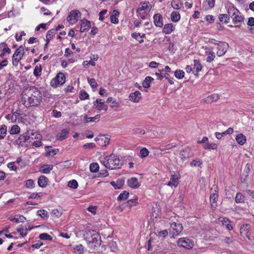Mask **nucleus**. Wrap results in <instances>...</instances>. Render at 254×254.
<instances>
[{"mask_svg": "<svg viewBox=\"0 0 254 254\" xmlns=\"http://www.w3.org/2000/svg\"><path fill=\"white\" fill-rule=\"evenodd\" d=\"M42 100V92L34 86L24 88L21 94V102L26 108L38 106Z\"/></svg>", "mask_w": 254, "mask_h": 254, "instance_id": "obj_1", "label": "nucleus"}, {"mask_svg": "<svg viewBox=\"0 0 254 254\" xmlns=\"http://www.w3.org/2000/svg\"><path fill=\"white\" fill-rule=\"evenodd\" d=\"M84 237L89 247L93 250L99 247L101 244V238L100 234L95 230H87L84 234Z\"/></svg>", "mask_w": 254, "mask_h": 254, "instance_id": "obj_2", "label": "nucleus"}, {"mask_svg": "<svg viewBox=\"0 0 254 254\" xmlns=\"http://www.w3.org/2000/svg\"><path fill=\"white\" fill-rule=\"evenodd\" d=\"M102 163L106 168L110 170L121 168L123 165L119 156L114 154L105 157Z\"/></svg>", "mask_w": 254, "mask_h": 254, "instance_id": "obj_3", "label": "nucleus"}, {"mask_svg": "<svg viewBox=\"0 0 254 254\" xmlns=\"http://www.w3.org/2000/svg\"><path fill=\"white\" fill-rule=\"evenodd\" d=\"M227 12L235 26L240 27L244 20V17L241 12L234 6H229Z\"/></svg>", "mask_w": 254, "mask_h": 254, "instance_id": "obj_4", "label": "nucleus"}, {"mask_svg": "<svg viewBox=\"0 0 254 254\" xmlns=\"http://www.w3.org/2000/svg\"><path fill=\"white\" fill-rule=\"evenodd\" d=\"M151 7L152 5L149 1L143 2L141 6L136 10L137 16L141 19H144L150 12Z\"/></svg>", "mask_w": 254, "mask_h": 254, "instance_id": "obj_5", "label": "nucleus"}, {"mask_svg": "<svg viewBox=\"0 0 254 254\" xmlns=\"http://www.w3.org/2000/svg\"><path fill=\"white\" fill-rule=\"evenodd\" d=\"M25 55L24 48L20 46L14 52L12 57V64L13 66L18 65L19 62L22 60Z\"/></svg>", "mask_w": 254, "mask_h": 254, "instance_id": "obj_6", "label": "nucleus"}, {"mask_svg": "<svg viewBox=\"0 0 254 254\" xmlns=\"http://www.w3.org/2000/svg\"><path fill=\"white\" fill-rule=\"evenodd\" d=\"M65 74L63 72H59L51 80L50 85L52 87L56 88L63 85L65 83Z\"/></svg>", "mask_w": 254, "mask_h": 254, "instance_id": "obj_7", "label": "nucleus"}, {"mask_svg": "<svg viewBox=\"0 0 254 254\" xmlns=\"http://www.w3.org/2000/svg\"><path fill=\"white\" fill-rule=\"evenodd\" d=\"M183 230V227L181 223L173 222L170 224L169 229L170 235H172V238H175L179 236Z\"/></svg>", "mask_w": 254, "mask_h": 254, "instance_id": "obj_8", "label": "nucleus"}, {"mask_svg": "<svg viewBox=\"0 0 254 254\" xmlns=\"http://www.w3.org/2000/svg\"><path fill=\"white\" fill-rule=\"evenodd\" d=\"M177 245L186 249H191L194 246V242L192 240L187 238H181L177 241Z\"/></svg>", "mask_w": 254, "mask_h": 254, "instance_id": "obj_9", "label": "nucleus"}, {"mask_svg": "<svg viewBox=\"0 0 254 254\" xmlns=\"http://www.w3.org/2000/svg\"><path fill=\"white\" fill-rule=\"evenodd\" d=\"M32 140H33V137L30 136L29 131H27L21 134L15 142L17 145L23 146L25 143L31 142Z\"/></svg>", "mask_w": 254, "mask_h": 254, "instance_id": "obj_10", "label": "nucleus"}, {"mask_svg": "<svg viewBox=\"0 0 254 254\" xmlns=\"http://www.w3.org/2000/svg\"><path fill=\"white\" fill-rule=\"evenodd\" d=\"M81 16V12L78 10L70 11L66 18L67 21L71 25L76 23Z\"/></svg>", "mask_w": 254, "mask_h": 254, "instance_id": "obj_11", "label": "nucleus"}, {"mask_svg": "<svg viewBox=\"0 0 254 254\" xmlns=\"http://www.w3.org/2000/svg\"><path fill=\"white\" fill-rule=\"evenodd\" d=\"M181 178V175L178 172H174V174L171 175L170 180L168 182L167 185L174 188H177L179 184V180Z\"/></svg>", "mask_w": 254, "mask_h": 254, "instance_id": "obj_12", "label": "nucleus"}, {"mask_svg": "<svg viewBox=\"0 0 254 254\" xmlns=\"http://www.w3.org/2000/svg\"><path fill=\"white\" fill-rule=\"evenodd\" d=\"M11 51V49L5 42L0 44V57L1 59H6L10 54Z\"/></svg>", "mask_w": 254, "mask_h": 254, "instance_id": "obj_13", "label": "nucleus"}, {"mask_svg": "<svg viewBox=\"0 0 254 254\" xmlns=\"http://www.w3.org/2000/svg\"><path fill=\"white\" fill-rule=\"evenodd\" d=\"M228 44L224 42H219L217 44V55L219 57L223 56L226 52Z\"/></svg>", "mask_w": 254, "mask_h": 254, "instance_id": "obj_14", "label": "nucleus"}, {"mask_svg": "<svg viewBox=\"0 0 254 254\" xmlns=\"http://www.w3.org/2000/svg\"><path fill=\"white\" fill-rule=\"evenodd\" d=\"M153 22L157 27L162 28L163 26V17L160 13H156L153 15Z\"/></svg>", "mask_w": 254, "mask_h": 254, "instance_id": "obj_15", "label": "nucleus"}, {"mask_svg": "<svg viewBox=\"0 0 254 254\" xmlns=\"http://www.w3.org/2000/svg\"><path fill=\"white\" fill-rule=\"evenodd\" d=\"M250 229L249 225H244L240 228V233L242 236H245L249 240L252 241Z\"/></svg>", "mask_w": 254, "mask_h": 254, "instance_id": "obj_16", "label": "nucleus"}, {"mask_svg": "<svg viewBox=\"0 0 254 254\" xmlns=\"http://www.w3.org/2000/svg\"><path fill=\"white\" fill-rule=\"evenodd\" d=\"M80 23V31L82 33L88 31L91 26L90 22L85 19L81 20Z\"/></svg>", "mask_w": 254, "mask_h": 254, "instance_id": "obj_17", "label": "nucleus"}, {"mask_svg": "<svg viewBox=\"0 0 254 254\" xmlns=\"http://www.w3.org/2000/svg\"><path fill=\"white\" fill-rule=\"evenodd\" d=\"M127 183L128 186L132 189H137L140 186V184L136 177H132L128 179Z\"/></svg>", "mask_w": 254, "mask_h": 254, "instance_id": "obj_18", "label": "nucleus"}, {"mask_svg": "<svg viewBox=\"0 0 254 254\" xmlns=\"http://www.w3.org/2000/svg\"><path fill=\"white\" fill-rule=\"evenodd\" d=\"M175 30V26L172 23H168L164 25L162 32L165 34H170Z\"/></svg>", "mask_w": 254, "mask_h": 254, "instance_id": "obj_19", "label": "nucleus"}, {"mask_svg": "<svg viewBox=\"0 0 254 254\" xmlns=\"http://www.w3.org/2000/svg\"><path fill=\"white\" fill-rule=\"evenodd\" d=\"M219 99V95L218 94L213 93L208 96L203 100L207 104H211L217 101Z\"/></svg>", "mask_w": 254, "mask_h": 254, "instance_id": "obj_20", "label": "nucleus"}, {"mask_svg": "<svg viewBox=\"0 0 254 254\" xmlns=\"http://www.w3.org/2000/svg\"><path fill=\"white\" fill-rule=\"evenodd\" d=\"M141 97V93L138 91L132 92L129 95V100L135 103L138 102Z\"/></svg>", "mask_w": 254, "mask_h": 254, "instance_id": "obj_21", "label": "nucleus"}, {"mask_svg": "<svg viewBox=\"0 0 254 254\" xmlns=\"http://www.w3.org/2000/svg\"><path fill=\"white\" fill-rule=\"evenodd\" d=\"M95 103H97L96 108L97 110H104L107 111L108 109V106L105 104L104 102H102V100L101 99H97L96 101L94 102V105H96Z\"/></svg>", "mask_w": 254, "mask_h": 254, "instance_id": "obj_22", "label": "nucleus"}, {"mask_svg": "<svg viewBox=\"0 0 254 254\" xmlns=\"http://www.w3.org/2000/svg\"><path fill=\"white\" fill-rule=\"evenodd\" d=\"M219 220L222 222V225L225 226L227 229L229 230L233 229V226L231 224L232 222L228 218H219Z\"/></svg>", "mask_w": 254, "mask_h": 254, "instance_id": "obj_23", "label": "nucleus"}, {"mask_svg": "<svg viewBox=\"0 0 254 254\" xmlns=\"http://www.w3.org/2000/svg\"><path fill=\"white\" fill-rule=\"evenodd\" d=\"M69 129L66 128L64 129L57 135V139L58 140L63 141L67 137Z\"/></svg>", "mask_w": 254, "mask_h": 254, "instance_id": "obj_24", "label": "nucleus"}, {"mask_svg": "<svg viewBox=\"0 0 254 254\" xmlns=\"http://www.w3.org/2000/svg\"><path fill=\"white\" fill-rule=\"evenodd\" d=\"M53 165L52 164H44L40 167V172L43 174H49L53 169Z\"/></svg>", "mask_w": 254, "mask_h": 254, "instance_id": "obj_25", "label": "nucleus"}, {"mask_svg": "<svg viewBox=\"0 0 254 254\" xmlns=\"http://www.w3.org/2000/svg\"><path fill=\"white\" fill-rule=\"evenodd\" d=\"M215 0H203L202 5L205 9H211L214 6Z\"/></svg>", "mask_w": 254, "mask_h": 254, "instance_id": "obj_26", "label": "nucleus"}, {"mask_svg": "<svg viewBox=\"0 0 254 254\" xmlns=\"http://www.w3.org/2000/svg\"><path fill=\"white\" fill-rule=\"evenodd\" d=\"M48 179L45 176L42 175L38 180V184L41 188H45L48 184Z\"/></svg>", "mask_w": 254, "mask_h": 254, "instance_id": "obj_27", "label": "nucleus"}, {"mask_svg": "<svg viewBox=\"0 0 254 254\" xmlns=\"http://www.w3.org/2000/svg\"><path fill=\"white\" fill-rule=\"evenodd\" d=\"M236 141L240 145H243L247 141L246 136L243 133L238 134L235 137Z\"/></svg>", "mask_w": 254, "mask_h": 254, "instance_id": "obj_28", "label": "nucleus"}, {"mask_svg": "<svg viewBox=\"0 0 254 254\" xmlns=\"http://www.w3.org/2000/svg\"><path fill=\"white\" fill-rule=\"evenodd\" d=\"M218 195L215 194H211L210 196V202L211 203V207L215 209L217 206V200Z\"/></svg>", "mask_w": 254, "mask_h": 254, "instance_id": "obj_29", "label": "nucleus"}, {"mask_svg": "<svg viewBox=\"0 0 254 254\" xmlns=\"http://www.w3.org/2000/svg\"><path fill=\"white\" fill-rule=\"evenodd\" d=\"M110 184L113 187H114L115 189H120L122 188L124 184V181L123 180L118 179L116 182H111Z\"/></svg>", "mask_w": 254, "mask_h": 254, "instance_id": "obj_30", "label": "nucleus"}, {"mask_svg": "<svg viewBox=\"0 0 254 254\" xmlns=\"http://www.w3.org/2000/svg\"><path fill=\"white\" fill-rule=\"evenodd\" d=\"M15 162L22 168H25L28 165L29 161L23 159L21 157L17 158Z\"/></svg>", "mask_w": 254, "mask_h": 254, "instance_id": "obj_31", "label": "nucleus"}, {"mask_svg": "<svg viewBox=\"0 0 254 254\" xmlns=\"http://www.w3.org/2000/svg\"><path fill=\"white\" fill-rule=\"evenodd\" d=\"M56 30L55 29H52L49 30L46 35V41L50 42L52 39L53 38L54 35L56 34Z\"/></svg>", "mask_w": 254, "mask_h": 254, "instance_id": "obj_32", "label": "nucleus"}, {"mask_svg": "<svg viewBox=\"0 0 254 254\" xmlns=\"http://www.w3.org/2000/svg\"><path fill=\"white\" fill-rule=\"evenodd\" d=\"M119 14V12L117 10H113V14L110 16V20L112 23L118 24L119 23V19L117 16Z\"/></svg>", "mask_w": 254, "mask_h": 254, "instance_id": "obj_33", "label": "nucleus"}, {"mask_svg": "<svg viewBox=\"0 0 254 254\" xmlns=\"http://www.w3.org/2000/svg\"><path fill=\"white\" fill-rule=\"evenodd\" d=\"M138 204V197H135L133 199H130L126 202V206L131 208L133 206H135Z\"/></svg>", "mask_w": 254, "mask_h": 254, "instance_id": "obj_34", "label": "nucleus"}, {"mask_svg": "<svg viewBox=\"0 0 254 254\" xmlns=\"http://www.w3.org/2000/svg\"><path fill=\"white\" fill-rule=\"evenodd\" d=\"M7 127L5 125L0 126V140L3 139L6 135Z\"/></svg>", "mask_w": 254, "mask_h": 254, "instance_id": "obj_35", "label": "nucleus"}, {"mask_svg": "<svg viewBox=\"0 0 254 254\" xmlns=\"http://www.w3.org/2000/svg\"><path fill=\"white\" fill-rule=\"evenodd\" d=\"M181 15L177 11H173L171 14V19L173 22H177L180 20Z\"/></svg>", "mask_w": 254, "mask_h": 254, "instance_id": "obj_36", "label": "nucleus"}, {"mask_svg": "<svg viewBox=\"0 0 254 254\" xmlns=\"http://www.w3.org/2000/svg\"><path fill=\"white\" fill-rule=\"evenodd\" d=\"M129 192L126 190H124L123 192L121 193L118 197L117 200L118 201L125 200L129 197Z\"/></svg>", "mask_w": 254, "mask_h": 254, "instance_id": "obj_37", "label": "nucleus"}, {"mask_svg": "<svg viewBox=\"0 0 254 254\" xmlns=\"http://www.w3.org/2000/svg\"><path fill=\"white\" fill-rule=\"evenodd\" d=\"M42 70L41 65H36L34 69L33 74L38 78L41 76Z\"/></svg>", "mask_w": 254, "mask_h": 254, "instance_id": "obj_38", "label": "nucleus"}, {"mask_svg": "<svg viewBox=\"0 0 254 254\" xmlns=\"http://www.w3.org/2000/svg\"><path fill=\"white\" fill-rule=\"evenodd\" d=\"M220 21L225 23H228L230 20V16L227 14H220L219 15Z\"/></svg>", "mask_w": 254, "mask_h": 254, "instance_id": "obj_39", "label": "nucleus"}, {"mask_svg": "<svg viewBox=\"0 0 254 254\" xmlns=\"http://www.w3.org/2000/svg\"><path fill=\"white\" fill-rule=\"evenodd\" d=\"M20 127L19 126L15 125L12 126L10 130H9V133L11 135L16 134L20 132Z\"/></svg>", "mask_w": 254, "mask_h": 254, "instance_id": "obj_40", "label": "nucleus"}, {"mask_svg": "<svg viewBox=\"0 0 254 254\" xmlns=\"http://www.w3.org/2000/svg\"><path fill=\"white\" fill-rule=\"evenodd\" d=\"M206 54L207 55V57L206 58V61L207 62H211L214 60L215 57V54L212 50L206 51Z\"/></svg>", "mask_w": 254, "mask_h": 254, "instance_id": "obj_41", "label": "nucleus"}, {"mask_svg": "<svg viewBox=\"0 0 254 254\" xmlns=\"http://www.w3.org/2000/svg\"><path fill=\"white\" fill-rule=\"evenodd\" d=\"M100 115H96L94 117H88L87 116H84V120L85 123H90L95 122V120H99Z\"/></svg>", "mask_w": 254, "mask_h": 254, "instance_id": "obj_42", "label": "nucleus"}, {"mask_svg": "<svg viewBox=\"0 0 254 254\" xmlns=\"http://www.w3.org/2000/svg\"><path fill=\"white\" fill-rule=\"evenodd\" d=\"M194 66L193 68L196 70L197 73L201 70L202 66L198 60H194L193 61Z\"/></svg>", "mask_w": 254, "mask_h": 254, "instance_id": "obj_43", "label": "nucleus"}, {"mask_svg": "<svg viewBox=\"0 0 254 254\" xmlns=\"http://www.w3.org/2000/svg\"><path fill=\"white\" fill-rule=\"evenodd\" d=\"M149 153V150L145 147L142 148L139 151V157L143 158L147 157Z\"/></svg>", "mask_w": 254, "mask_h": 254, "instance_id": "obj_44", "label": "nucleus"}, {"mask_svg": "<svg viewBox=\"0 0 254 254\" xmlns=\"http://www.w3.org/2000/svg\"><path fill=\"white\" fill-rule=\"evenodd\" d=\"M245 196L241 192H238L235 197V202L237 203H242L244 201Z\"/></svg>", "mask_w": 254, "mask_h": 254, "instance_id": "obj_45", "label": "nucleus"}, {"mask_svg": "<svg viewBox=\"0 0 254 254\" xmlns=\"http://www.w3.org/2000/svg\"><path fill=\"white\" fill-rule=\"evenodd\" d=\"M39 238L42 240H47V241H52V239H53V238L49 234H48V233H42L39 236Z\"/></svg>", "mask_w": 254, "mask_h": 254, "instance_id": "obj_46", "label": "nucleus"}, {"mask_svg": "<svg viewBox=\"0 0 254 254\" xmlns=\"http://www.w3.org/2000/svg\"><path fill=\"white\" fill-rule=\"evenodd\" d=\"M174 75L176 78L181 79L184 77L185 72L182 70L178 69L175 71Z\"/></svg>", "mask_w": 254, "mask_h": 254, "instance_id": "obj_47", "label": "nucleus"}, {"mask_svg": "<svg viewBox=\"0 0 254 254\" xmlns=\"http://www.w3.org/2000/svg\"><path fill=\"white\" fill-rule=\"evenodd\" d=\"M153 80V78L151 77V76H146L145 77V80L143 82L142 85L145 88H148L150 86V84L152 80Z\"/></svg>", "mask_w": 254, "mask_h": 254, "instance_id": "obj_48", "label": "nucleus"}, {"mask_svg": "<svg viewBox=\"0 0 254 254\" xmlns=\"http://www.w3.org/2000/svg\"><path fill=\"white\" fill-rule=\"evenodd\" d=\"M90 171L92 173H96L98 171L99 166L97 163H92L90 165Z\"/></svg>", "mask_w": 254, "mask_h": 254, "instance_id": "obj_49", "label": "nucleus"}, {"mask_svg": "<svg viewBox=\"0 0 254 254\" xmlns=\"http://www.w3.org/2000/svg\"><path fill=\"white\" fill-rule=\"evenodd\" d=\"M182 3L179 0H174L171 2V5L173 8L176 9H180L182 6Z\"/></svg>", "mask_w": 254, "mask_h": 254, "instance_id": "obj_50", "label": "nucleus"}, {"mask_svg": "<svg viewBox=\"0 0 254 254\" xmlns=\"http://www.w3.org/2000/svg\"><path fill=\"white\" fill-rule=\"evenodd\" d=\"M217 146H218L216 143H210L208 142L204 145L203 148L205 149L214 150L217 148Z\"/></svg>", "mask_w": 254, "mask_h": 254, "instance_id": "obj_51", "label": "nucleus"}, {"mask_svg": "<svg viewBox=\"0 0 254 254\" xmlns=\"http://www.w3.org/2000/svg\"><path fill=\"white\" fill-rule=\"evenodd\" d=\"M84 252V248L82 245H77L74 248V253L77 254H82Z\"/></svg>", "mask_w": 254, "mask_h": 254, "instance_id": "obj_52", "label": "nucleus"}, {"mask_svg": "<svg viewBox=\"0 0 254 254\" xmlns=\"http://www.w3.org/2000/svg\"><path fill=\"white\" fill-rule=\"evenodd\" d=\"M110 138L108 137L103 136L100 138V141L101 142V145L106 146L109 143Z\"/></svg>", "mask_w": 254, "mask_h": 254, "instance_id": "obj_53", "label": "nucleus"}, {"mask_svg": "<svg viewBox=\"0 0 254 254\" xmlns=\"http://www.w3.org/2000/svg\"><path fill=\"white\" fill-rule=\"evenodd\" d=\"M88 83L90 84L92 88H96L98 87V84L97 83L96 80L94 78H87Z\"/></svg>", "mask_w": 254, "mask_h": 254, "instance_id": "obj_54", "label": "nucleus"}, {"mask_svg": "<svg viewBox=\"0 0 254 254\" xmlns=\"http://www.w3.org/2000/svg\"><path fill=\"white\" fill-rule=\"evenodd\" d=\"M25 186L28 189H33L35 187V183L32 179H28L25 182Z\"/></svg>", "mask_w": 254, "mask_h": 254, "instance_id": "obj_55", "label": "nucleus"}, {"mask_svg": "<svg viewBox=\"0 0 254 254\" xmlns=\"http://www.w3.org/2000/svg\"><path fill=\"white\" fill-rule=\"evenodd\" d=\"M78 183L75 180H72L68 182V187L75 189L78 187Z\"/></svg>", "mask_w": 254, "mask_h": 254, "instance_id": "obj_56", "label": "nucleus"}, {"mask_svg": "<svg viewBox=\"0 0 254 254\" xmlns=\"http://www.w3.org/2000/svg\"><path fill=\"white\" fill-rule=\"evenodd\" d=\"M89 97V94L85 91L81 90L79 93V98L81 100H86Z\"/></svg>", "mask_w": 254, "mask_h": 254, "instance_id": "obj_57", "label": "nucleus"}, {"mask_svg": "<svg viewBox=\"0 0 254 254\" xmlns=\"http://www.w3.org/2000/svg\"><path fill=\"white\" fill-rule=\"evenodd\" d=\"M30 133V136H32L34 139H40L41 137V135L40 133L34 131L33 130H29Z\"/></svg>", "mask_w": 254, "mask_h": 254, "instance_id": "obj_58", "label": "nucleus"}, {"mask_svg": "<svg viewBox=\"0 0 254 254\" xmlns=\"http://www.w3.org/2000/svg\"><path fill=\"white\" fill-rule=\"evenodd\" d=\"M15 162H11L7 164V167L10 170L17 172L18 168L14 165Z\"/></svg>", "mask_w": 254, "mask_h": 254, "instance_id": "obj_59", "label": "nucleus"}, {"mask_svg": "<svg viewBox=\"0 0 254 254\" xmlns=\"http://www.w3.org/2000/svg\"><path fill=\"white\" fill-rule=\"evenodd\" d=\"M180 157L182 160L186 159L189 157V153L187 149H184L180 152Z\"/></svg>", "mask_w": 254, "mask_h": 254, "instance_id": "obj_60", "label": "nucleus"}, {"mask_svg": "<svg viewBox=\"0 0 254 254\" xmlns=\"http://www.w3.org/2000/svg\"><path fill=\"white\" fill-rule=\"evenodd\" d=\"M202 162L199 159L193 160L190 163V166L192 167L201 166Z\"/></svg>", "mask_w": 254, "mask_h": 254, "instance_id": "obj_61", "label": "nucleus"}, {"mask_svg": "<svg viewBox=\"0 0 254 254\" xmlns=\"http://www.w3.org/2000/svg\"><path fill=\"white\" fill-rule=\"evenodd\" d=\"M205 20L209 23H213L215 18L212 15H207L204 18Z\"/></svg>", "mask_w": 254, "mask_h": 254, "instance_id": "obj_62", "label": "nucleus"}, {"mask_svg": "<svg viewBox=\"0 0 254 254\" xmlns=\"http://www.w3.org/2000/svg\"><path fill=\"white\" fill-rule=\"evenodd\" d=\"M38 214L43 218L48 217V213L46 210L41 209L37 211Z\"/></svg>", "mask_w": 254, "mask_h": 254, "instance_id": "obj_63", "label": "nucleus"}, {"mask_svg": "<svg viewBox=\"0 0 254 254\" xmlns=\"http://www.w3.org/2000/svg\"><path fill=\"white\" fill-rule=\"evenodd\" d=\"M16 230L17 232L19 233L21 237H25L28 234V232L24 231L22 227L17 228Z\"/></svg>", "mask_w": 254, "mask_h": 254, "instance_id": "obj_64", "label": "nucleus"}]
</instances>
